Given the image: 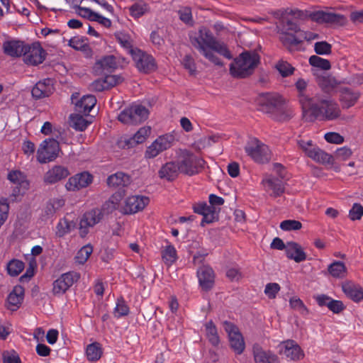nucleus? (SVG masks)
I'll use <instances>...</instances> for the list:
<instances>
[{"label":"nucleus","instance_id":"nucleus-1","mask_svg":"<svg viewBox=\"0 0 363 363\" xmlns=\"http://www.w3.org/2000/svg\"><path fill=\"white\" fill-rule=\"evenodd\" d=\"M301 98L302 118L305 122L312 123L316 120L335 121L341 116L340 106L334 99L318 96Z\"/></svg>","mask_w":363,"mask_h":363},{"label":"nucleus","instance_id":"nucleus-2","mask_svg":"<svg viewBox=\"0 0 363 363\" xmlns=\"http://www.w3.org/2000/svg\"><path fill=\"white\" fill-rule=\"evenodd\" d=\"M256 101L258 110L275 121L288 122L294 116L293 110L286 106V100L278 93H261Z\"/></svg>","mask_w":363,"mask_h":363},{"label":"nucleus","instance_id":"nucleus-3","mask_svg":"<svg viewBox=\"0 0 363 363\" xmlns=\"http://www.w3.org/2000/svg\"><path fill=\"white\" fill-rule=\"evenodd\" d=\"M122 197L121 193L116 192L102 205L101 209L94 208L86 212L82 216L79 222V230L80 237H86L89 233V228L99 223L103 218L104 214L111 213L113 211L117 209Z\"/></svg>","mask_w":363,"mask_h":363},{"label":"nucleus","instance_id":"nucleus-4","mask_svg":"<svg viewBox=\"0 0 363 363\" xmlns=\"http://www.w3.org/2000/svg\"><path fill=\"white\" fill-rule=\"evenodd\" d=\"M260 63V56L255 51H244L230 65V75L237 79L251 76Z\"/></svg>","mask_w":363,"mask_h":363},{"label":"nucleus","instance_id":"nucleus-5","mask_svg":"<svg viewBox=\"0 0 363 363\" xmlns=\"http://www.w3.org/2000/svg\"><path fill=\"white\" fill-rule=\"evenodd\" d=\"M204 162L203 159L188 150L182 151L177 161L180 173L189 176L198 174L203 168Z\"/></svg>","mask_w":363,"mask_h":363},{"label":"nucleus","instance_id":"nucleus-6","mask_svg":"<svg viewBox=\"0 0 363 363\" xmlns=\"http://www.w3.org/2000/svg\"><path fill=\"white\" fill-rule=\"evenodd\" d=\"M191 38L197 39L199 43L203 45L207 49L209 48L210 50H214V52H218L227 59L230 60L233 58V55L226 45L218 41L211 30L207 28H200L199 30V36L190 37V40Z\"/></svg>","mask_w":363,"mask_h":363},{"label":"nucleus","instance_id":"nucleus-7","mask_svg":"<svg viewBox=\"0 0 363 363\" xmlns=\"http://www.w3.org/2000/svg\"><path fill=\"white\" fill-rule=\"evenodd\" d=\"M247 155L255 162L267 163L271 160V151L269 147L257 138H250L245 146Z\"/></svg>","mask_w":363,"mask_h":363},{"label":"nucleus","instance_id":"nucleus-8","mask_svg":"<svg viewBox=\"0 0 363 363\" xmlns=\"http://www.w3.org/2000/svg\"><path fill=\"white\" fill-rule=\"evenodd\" d=\"M149 115V111L140 104H133L125 108L118 116L123 123L136 125L145 121Z\"/></svg>","mask_w":363,"mask_h":363},{"label":"nucleus","instance_id":"nucleus-9","mask_svg":"<svg viewBox=\"0 0 363 363\" xmlns=\"http://www.w3.org/2000/svg\"><path fill=\"white\" fill-rule=\"evenodd\" d=\"M60 144L55 139L45 140L37 151V160L40 163H46L54 160L60 152Z\"/></svg>","mask_w":363,"mask_h":363},{"label":"nucleus","instance_id":"nucleus-10","mask_svg":"<svg viewBox=\"0 0 363 363\" xmlns=\"http://www.w3.org/2000/svg\"><path fill=\"white\" fill-rule=\"evenodd\" d=\"M23 52V61L28 65H38L45 60L46 51L40 43L35 42L31 45H26Z\"/></svg>","mask_w":363,"mask_h":363},{"label":"nucleus","instance_id":"nucleus-11","mask_svg":"<svg viewBox=\"0 0 363 363\" xmlns=\"http://www.w3.org/2000/svg\"><path fill=\"white\" fill-rule=\"evenodd\" d=\"M308 17L313 21L318 23L343 26L347 22L346 18L342 14L333 12H325L323 11L309 12Z\"/></svg>","mask_w":363,"mask_h":363},{"label":"nucleus","instance_id":"nucleus-12","mask_svg":"<svg viewBox=\"0 0 363 363\" xmlns=\"http://www.w3.org/2000/svg\"><path fill=\"white\" fill-rule=\"evenodd\" d=\"M174 138L172 135H164L158 137L145 151L146 158H154L157 156L160 152L169 148Z\"/></svg>","mask_w":363,"mask_h":363},{"label":"nucleus","instance_id":"nucleus-13","mask_svg":"<svg viewBox=\"0 0 363 363\" xmlns=\"http://www.w3.org/2000/svg\"><path fill=\"white\" fill-rule=\"evenodd\" d=\"M130 55L140 71L148 73L156 69L155 59L151 55L143 52L138 48L130 50Z\"/></svg>","mask_w":363,"mask_h":363},{"label":"nucleus","instance_id":"nucleus-14","mask_svg":"<svg viewBox=\"0 0 363 363\" xmlns=\"http://www.w3.org/2000/svg\"><path fill=\"white\" fill-rule=\"evenodd\" d=\"M79 279L77 272H69L62 274L53 282L52 292L54 295H62Z\"/></svg>","mask_w":363,"mask_h":363},{"label":"nucleus","instance_id":"nucleus-15","mask_svg":"<svg viewBox=\"0 0 363 363\" xmlns=\"http://www.w3.org/2000/svg\"><path fill=\"white\" fill-rule=\"evenodd\" d=\"M279 353L293 361H298L303 358L304 353L297 342L293 340H287L279 345Z\"/></svg>","mask_w":363,"mask_h":363},{"label":"nucleus","instance_id":"nucleus-16","mask_svg":"<svg viewBox=\"0 0 363 363\" xmlns=\"http://www.w3.org/2000/svg\"><path fill=\"white\" fill-rule=\"evenodd\" d=\"M150 199L143 196H132L126 199L125 205L121 209L123 214H133L143 210L149 203Z\"/></svg>","mask_w":363,"mask_h":363},{"label":"nucleus","instance_id":"nucleus-17","mask_svg":"<svg viewBox=\"0 0 363 363\" xmlns=\"http://www.w3.org/2000/svg\"><path fill=\"white\" fill-rule=\"evenodd\" d=\"M93 175L88 172H83L71 177L65 184L68 191H78L86 188L93 182Z\"/></svg>","mask_w":363,"mask_h":363},{"label":"nucleus","instance_id":"nucleus-18","mask_svg":"<svg viewBox=\"0 0 363 363\" xmlns=\"http://www.w3.org/2000/svg\"><path fill=\"white\" fill-rule=\"evenodd\" d=\"M116 68V58L113 55H107L97 60L92 69L96 76H103L111 73Z\"/></svg>","mask_w":363,"mask_h":363},{"label":"nucleus","instance_id":"nucleus-19","mask_svg":"<svg viewBox=\"0 0 363 363\" xmlns=\"http://www.w3.org/2000/svg\"><path fill=\"white\" fill-rule=\"evenodd\" d=\"M197 277L202 290L208 291L213 287L215 275L213 270L210 267L202 266L199 267L197 270Z\"/></svg>","mask_w":363,"mask_h":363},{"label":"nucleus","instance_id":"nucleus-20","mask_svg":"<svg viewBox=\"0 0 363 363\" xmlns=\"http://www.w3.org/2000/svg\"><path fill=\"white\" fill-rule=\"evenodd\" d=\"M24 293L25 290L22 286H15L7 297V308L12 311L18 310L23 303Z\"/></svg>","mask_w":363,"mask_h":363},{"label":"nucleus","instance_id":"nucleus-21","mask_svg":"<svg viewBox=\"0 0 363 363\" xmlns=\"http://www.w3.org/2000/svg\"><path fill=\"white\" fill-rule=\"evenodd\" d=\"M54 90L52 80L50 78L40 81L32 89V96L37 99L49 96Z\"/></svg>","mask_w":363,"mask_h":363},{"label":"nucleus","instance_id":"nucleus-22","mask_svg":"<svg viewBox=\"0 0 363 363\" xmlns=\"http://www.w3.org/2000/svg\"><path fill=\"white\" fill-rule=\"evenodd\" d=\"M344 294L354 302L359 303L363 300V289L352 281H345L342 284Z\"/></svg>","mask_w":363,"mask_h":363},{"label":"nucleus","instance_id":"nucleus-23","mask_svg":"<svg viewBox=\"0 0 363 363\" xmlns=\"http://www.w3.org/2000/svg\"><path fill=\"white\" fill-rule=\"evenodd\" d=\"M360 94L354 91L349 87H342L340 89V101L342 104V108H349L353 106L359 98Z\"/></svg>","mask_w":363,"mask_h":363},{"label":"nucleus","instance_id":"nucleus-24","mask_svg":"<svg viewBox=\"0 0 363 363\" xmlns=\"http://www.w3.org/2000/svg\"><path fill=\"white\" fill-rule=\"evenodd\" d=\"M69 174V170L66 167L55 166L45 173L43 180L45 183L52 184L66 178Z\"/></svg>","mask_w":363,"mask_h":363},{"label":"nucleus","instance_id":"nucleus-25","mask_svg":"<svg viewBox=\"0 0 363 363\" xmlns=\"http://www.w3.org/2000/svg\"><path fill=\"white\" fill-rule=\"evenodd\" d=\"M285 252L287 258L294 260L297 263L306 259V254L303 252L301 246L296 242H287Z\"/></svg>","mask_w":363,"mask_h":363},{"label":"nucleus","instance_id":"nucleus-26","mask_svg":"<svg viewBox=\"0 0 363 363\" xmlns=\"http://www.w3.org/2000/svg\"><path fill=\"white\" fill-rule=\"evenodd\" d=\"M26 44L19 40L6 41L3 44L4 52L11 57H20L23 55Z\"/></svg>","mask_w":363,"mask_h":363},{"label":"nucleus","instance_id":"nucleus-27","mask_svg":"<svg viewBox=\"0 0 363 363\" xmlns=\"http://www.w3.org/2000/svg\"><path fill=\"white\" fill-rule=\"evenodd\" d=\"M180 173L177 162H169L164 164L159 171L161 179L169 182L174 180Z\"/></svg>","mask_w":363,"mask_h":363},{"label":"nucleus","instance_id":"nucleus-28","mask_svg":"<svg viewBox=\"0 0 363 363\" xmlns=\"http://www.w3.org/2000/svg\"><path fill=\"white\" fill-rule=\"evenodd\" d=\"M96 103V99L94 95L84 96L75 104V111L79 113L88 114Z\"/></svg>","mask_w":363,"mask_h":363},{"label":"nucleus","instance_id":"nucleus-29","mask_svg":"<svg viewBox=\"0 0 363 363\" xmlns=\"http://www.w3.org/2000/svg\"><path fill=\"white\" fill-rule=\"evenodd\" d=\"M191 43L192 45L196 48L206 59L215 64L216 65L222 67L223 63L222 61L213 53L214 50L207 49L203 45H201L199 41L196 38H191Z\"/></svg>","mask_w":363,"mask_h":363},{"label":"nucleus","instance_id":"nucleus-30","mask_svg":"<svg viewBox=\"0 0 363 363\" xmlns=\"http://www.w3.org/2000/svg\"><path fill=\"white\" fill-rule=\"evenodd\" d=\"M130 183V177L122 172H118L107 178V184L108 186H127Z\"/></svg>","mask_w":363,"mask_h":363},{"label":"nucleus","instance_id":"nucleus-31","mask_svg":"<svg viewBox=\"0 0 363 363\" xmlns=\"http://www.w3.org/2000/svg\"><path fill=\"white\" fill-rule=\"evenodd\" d=\"M279 40L289 52H292L295 47L303 42V40L299 39L295 35L284 30L281 31Z\"/></svg>","mask_w":363,"mask_h":363},{"label":"nucleus","instance_id":"nucleus-32","mask_svg":"<svg viewBox=\"0 0 363 363\" xmlns=\"http://www.w3.org/2000/svg\"><path fill=\"white\" fill-rule=\"evenodd\" d=\"M254 359L256 363H279L278 357L271 352H265L262 349L255 350L254 348Z\"/></svg>","mask_w":363,"mask_h":363},{"label":"nucleus","instance_id":"nucleus-33","mask_svg":"<svg viewBox=\"0 0 363 363\" xmlns=\"http://www.w3.org/2000/svg\"><path fill=\"white\" fill-rule=\"evenodd\" d=\"M328 272L334 278L342 279L346 277L347 269L344 262L334 261L328 267Z\"/></svg>","mask_w":363,"mask_h":363},{"label":"nucleus","instance_id":"nucleus-34","mask_svg":"<svg viewBox=\"0 0 363 363\" xmlns=\"http://www.w3.org/2000/svg\"><path fill=\"white\" fill-rule=\"evenodd\" d=\"M308 157L313 160L323 164H333V157L318 147H313L312 150L308 152Z\"/></svg>","mask_w":363,"mask_h":363},{"label":"nucleus","instance_id":"nucleus-35","mask_svg":"<svg viewBox=\"0 0 363 363\" xmlns=\"http://www.w3.org/2000/svg\"><path fill=\"white\" fill-rule=\"evenodd\" d=\"M317 83L321 89L326 93H329L340 84V82L331 75L318 77L317 78Z\"/></svg>","mask_w":363,"mask_h":363},{"label":"nucleus","instance_id":"nucleus-36","mask_svg":"<svg viewBox=\"0 0 363 363\" xmlns=\"http://www.w3.org/2000/svg\"><path fill=\"white\" fill-rule=\"evenodd\" d=\"M65 200L62 199H50L45 207L44 216L47 218L52 217L56 211L65 205Z\"/></svg>","mask_w":363,"mask_h":363},{"label":"nucleus","instance_id":"nucleus-37","mask_svg":"<svg viewBox=\"0 0 363 363\" xmlns=\"http://www.w3.org/2000/svg\"><path fill=\"white\" fill-rule=\"evenodd\" d=\"M7 179L13 184H16L23 189L27 190L29 187V182L25 179L23 174L18 170L11 171L8 174Z\"/></svg>","mask_w":363,"mask_h":363},{"label":"nucleus","instance_id":"nucleus-38","mask_svg":"<svg viewBox=\"0 0 363 363\" xmlns=\"http://www.w3.org/2000/svg\"><path fill=\"white\" fill-rule=\"evenodd\" d=\"M89 122L80 114H71L69 116V125L78 131L84 130Z\"/></svg>","mask_w":363,"mask_h":363},{"label":"nucleus","instance_id":"nucleus-39","mask_svg":"<svg viewBox=\"0 0 363 363\" xmlns=\"http://www.w3.org/2000/svg\"><path fill=\"white\" fill-rule=\"evenodd\" d=\"M272 189V196L277 197L284 192V184L278 178H269L264 181Z\"/></svg>","mask_w":363,"mask_h":363},{"label":"nucleus","instance_id":"nucleus-40","mask_svg":"<svg viewBox=\"0 0 363 363\" xmlns=\"http://www.w3.org/2000/svg\"><path fill=\"white\" fill-rule=\"evenodd\" d=\"M228 338L230 347L234 350V352L238 354H242L245 347L242 334L240 333L236 334L235 336H232Z\"/></svg>","mask_w":363,"mask_h":363},{"label":"nucleus","instance_id":"nucleus-41","mask_svg":"<svg viewBox=\"0 0 363 363\" xmlns=\"http://www.w3.org/2000/svg\"><path fill=\"white\" fill-rule=\"evenodd\" d=\"M74 226L75 224L73 221H69L66 218H64L60 220L57 225L56 235L59 238H62L69 233Z\"/></svg>","mask_w":363,"mask_h":363},{"label":"nucleus","instance_id":"nucleus-42","mask_svg":"<svg viewBox=\"0 0 363 363\" xmlns=\"http://www.w3.org/2000/svg\"><path fill=\"white\" fill-rule=\"evenodd\" d=\"M206 335L209 342L213 346H218L220 343V338L218 334L217 328L212 320L206 324Z\"/></svg>","mask_w":363,"mask_h":363},{"label":"nucleus","instance_id":"nucleus-43","mask_svg":"<svg viewBox=\"0 0 363 363\" xmlns=\"http://www.w3.org/2000/svg\"><path fill=\"white\" fill-rule=\"evenodd\" d=\"M86 354L89 361H96L102 355V349L99 342H94L89 345L86 347Z\"/></svg>","mask_w":363,"mask_h":363},{"label":"nucleus","instance_id":"nucleus-44","mask_svg":"<svg viewBox=\"0 0 363 363\" xmlns=\"http://www.w3.org/2000/svg\"><path fill=\"white\" fill-rule=\"evenodd\" d=\"M275 68L282 77H288L294 74L296 69L287 61L281 60L275 65Z\"/></svg>","mask_w":363,"mask_h":363},{"label":"nucleus","instance_id":"nucleus-45","mask_svg":"<svg viewBox=\"0 0 363 363\" xmlns=\"http://www.w3.org/2000/svg\"><path fill=\"white\" fill-rule=\"evenodd\" d=\"M25 264L23 262L13 259L9 261L6 266L8 274L11 277H17L24 269Z\"/></svg>","mask_w":363,"mask_h":363},{"label":"nucleus","instance_id":"nucleus-46","mask_svg":"<svg viewBox=\"0 0 363 363\" xmlns=\"http://www.w3.org/2000/svg\"><path fill=\"white\" fill-rule=\"evenodd\" d=\"M309 64L312 67L320 68L323 70H329L331 65L329 60L323 59L318 55H312L309 58Z\"/></svg>","mask_w":363,"mask_h":363},{"label":"nucleus","instance_id":"nucleus-47","mask_svg":"<svg viewBox=\"0 0 363 363\" xmlns=\"http://www.w3.org/2000/svg\"><path fill=\"white\" fill-rule=\"evenodd\" d=\"M73 8L75 9L76 13L81 17L94 21V18L97 15V13L93 11L89 8L82 7L78 4H74Z\"/></svg>","mask_w":363,"mask_h":363},{"label":"nucleus","instance_id":"nucleus-48","mask_svg":"<svg viewBox=\"0 0 363 363\" xmlns=\"http://www.w3.org/2000/svg\"><path fill=\"white\" fill-rule=\"evenodd\" d=\"M363 216V206L359 203H353L349 211L348 217L352 221L359 220Z\"/></svg>","mask_w":363,"mask_h":363},{"label":"nucleus","instance_id":"nucleus-49","mask_svg":"<svg viewBox=\"0 0 363 363\" xmlns=\"http://www.w3.org/2000/svg\"><path fill=\"white\" fill-rule=\"evenodd\" d=\"M162 258L167 265H171L177 259V251L175 248L169 245L162 253Z\"/></svg>","mask_w":363,"mask_h":363},{"label":"nucleus","instance_id":"nucleus-50","mask_svg":"<svg viewBox=\"0 0 363 363\" xmlns=\"http://www.w3.org/2000/svg\"><path fill=\"white\" fill-rule=\"evenodd\" d=\"M93 247L91 245H86L82 247L77 252L76 258L79 263H84L91 255Z\"/></svg>","mask_w":363,"mask_h":363},{"label":"nucleus","instance_id":"nucleus-51","mask_svg":"<svg viewBox=\"0 0 363 363\" xmlns=\"http://www.w3.org/2000/svg\"><path fill=\"white\" fill-rule=\"evenodd\" d=\"M314 50L317 55H328L332 52V45L326 41L316 42Z\"/></svg>","mask_w":363,"mask_h":363},{"label":"nucleus","instance_id":"nucleus-52","mask_svg":"<svg viewBox=\"0 0 363 363\" xmlns=\"http://www.w3.org/2000/svg\"><path fill=\"white\" fill-rule=\"evenodd\" d=\"M280 228L285 231L297 230L302 228V224L298 220H285L281 223Z\"/></svg>","mask_w":363,"mask_h":363},{"label":"nucleus","instance_id":"nucleus-53","mask_svg":"<svg viewBox=\"0 0 363 363\" xmlns=\"http://www.w3.org/2000/svg\"><path fill=\"white\" fill-rule=\"evenodd\" d=\"M117 41L125 48L128 49V52L130 54V50H135L133 48L130 37L123 33H117L115 34Z\"/></svg>","mask_w":363,"mask_h":363},{"label":"nucleus","instance_id":"nucleus-54","mask_svg":"<svg viewBox=\"0 0 363 363\" xmlns=\"http://www.w3.org/2000/svg\"><path fill=\"white\" fill-rule=\"evenodd\" d=\"M184 67L189 71L190 75H195L196 73V67L194 58L190 55L184 57L182 62Z\"/></svg>","mask_w":363,"mask_h":363},{"label":"nucleus","instance_id":"nucleus-55","mask_svg":"<svg viewBox=\"0 0 363 363\" xmlns=\"http://www.w3.org/2000/svg\"><path fill=\"white\" fill-rule=\"evenodd\" d=\"M179 18L184 23L193 26L194 21L192 19L191 9L190 7H184L181 9L179 11Z\"/></svg>","mask_w":363,"mask_h":363},{"label":"nucleus","instance_id":"nucleus-56","mask_svg":"<svg viewBox=\"0 0 363 363\" xmlns=\"http://www.w3.org/2000/svg\"><path fill=\"white\" fill-rule=\"evenodd\" d=\"M289 304L293 309L298 311L302 315H306L308 313L307 308L298 298H291L289 301Z\"/></svg>","mask_w":363,"mask_h":363},{"label":"nucleus","instance_id":"nucleus-57","mask_svg":"<svg viewBox=\"0 0 363 363\" xmlns=\"http://www.w3.org/2000/svg\"><path fill=\"white\" fill-rule=\"evenodd\" d=\"M129 313V308L123 299H118L116 306L114 310L115 316L119 318L126 315Z\"/></svg>","mask_w":363,"mask_h":363},{"label":"nucleus","instance_id":"nucleus-58","mask_svg":"<svg viewBox=\"0 0 363 363\" xmlns=\"http://www.w3.org/2000/svg\"><path fill=\"white\" fill-rule=\"evenodd\" d=\"M280 291V286L277 283H269L266 285L264 294L270 299L276 298L277 293Z\"/></svg>","mask_w":363,"mask_h":363},{"label":"nucleus","instance_id":"nucleus-59","mask_svg":"<svg viewBox=\"0 0 363 363\" xmlns=\"http://www.w3.org/2000/svg\"><path fill=\"white\" fill-rule=\"evenodd\" d=\"M307 85H308L307 82L302 78H299L295 83V86L298 91V102L300 104H301V99H302L301 98L302 96L306 97V98H311L309 96L304 94V91L306 90Z\"/></svg>","mask_w":363,"mask_h":363},{"label":"nucleus","instance_id":"nucleus-60","mask_svg":"<svg viewBox=\"0 0 363 363\" xmlns=\"http://www.w3.org/2000/svg\"><path fill=\"white\" fill-rule=\"evenodd\" d=\"M3 363H21V360L16 351H6L3 353Z\"/></svg>","mask_w":363,"mask_h":363},{"label":"nucleus","instance_id":"nucleus-61","mask_svg":"<svg viewBox=\"0 0 363 363\" xmlns=\"http://www.w3.org/2000/svg\"><path fill=\"white\" fill-rule=\"evenodd\" d=\"M324 138L330 143L341 144L344 142V137L335 132L327 133L325 134Z\"/></svg>","mask_w":363,"mask_h":363},{"label":"nucleus","instance_id":"nucleus-62","mask_svg":"<svg viewBox=\"0 0 363 363\" xmlns=\"http://www.w3.org/2000/svg\"><path fill=\"white\" fill-rule=\"evenodd\" d=\"M105 78L104 79L106 87L107 89H111V87L118 84L122 82V77L118 75H104Z\"/></svg>","mask_w":363,"mask_h":363},{"label":"nucleus","instance_id":"nucleus-63","mask_svg":"<svg viewBox=\"0 0 363 363\" xmlns=\"http://www.w3.org/2000/svg\"><path fill=\"white\" fill-rule=\"evenodd\" d=\"M9 205L6 199L0 200V221L4 223L8 218Z\"/></svg>","mask_w":363,"mask_h":363},{"label":"nucleus","instance_id":"nucleus-64","mask_svg":"<svg viewBox=\"0 0 363 363\" xmlns=\"http://www.w3.org/2000/svg\"><path fill=\"white\" fill-rule=\"evenodd\" d=\"M36 264L34 262L29 263V267L26 269V272L20 277L19 280L21 282L29 281L35 274V268Z\"/></svg>","mask_w":363,"mask_h":363}]
</instances>
